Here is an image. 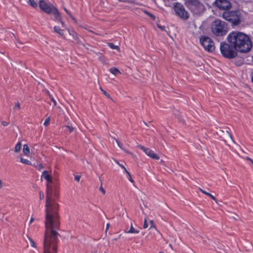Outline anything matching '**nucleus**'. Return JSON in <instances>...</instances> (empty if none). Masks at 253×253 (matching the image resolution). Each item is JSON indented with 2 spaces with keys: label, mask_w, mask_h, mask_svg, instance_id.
I'll return each instance as SVG.
<instances>
[{
  "label": "nucleus",
  "mask_w": 253,
  "mask_h": 253,
  "mask_svg": "<svg viewBox=\"0 0 253 253\" xmlns=\"http://www.w3.org/2000/svg\"><path fill=\"white\" fill-rule=\"evenodd\" d=\"M227 41L236 50L242 53L249 52L252 47V44L248 36L239 32L230 33L227 37Z\"/></svg>",
  "instance_id": "obj_1"
},
{
  "label": "nucleus",
  "mask_w": 253,
  "mask_h": 253,
  "mask_svg": "<svg viewBox=\"0 0 253 253\" xmlns=\"http://www.w3.org/2000/svg\"><path fill=\"white\" fill-rule=\"evenodd\" d=\"M184 4L194 14H200L205 10V6L199 0H185Z\"/></svg>",
  "instance_id": "obj_2"
},
{
  "label": "nucleus",
  "mask_w": 253,
  "mask_h": 253,
  "mask_svg": "<svg viewBox=\"0 0 253 253\" xmlns=\"http://www.w3.org/2000/svg\"><path fill=\"white\" fill-rule=\"evenodd\" d=\"M223 18L231 22L234 25H239L241 23V13L238 10L224 11L222 14Z\"/></svg>",
  "instance_id": "obj_3"
},
{
  "label": "nucleus",
  "mask_w": 253,
  "mask_h": 253,
  "mask_svg": "<svg viewBox=\"0 0 253 253\" xmlns=\"http://www.w3.org/2000/svg\"><path fill=\"white\" fill-rule=\"evenodd\" d=\"M220 49L222 55L226 58L232 59L237 55V50L230 43L221 42Z\"/></svg>",
  "instance_id": "obj_4"
},
{
  "label": "nucleus",
  "mask_w": 253,
  "mask_h": 253,
  "mask_svg": "<svg viewBox=\"0 0 253 253\" xmlns=\"http://www.w3.org/2000/svg\"><path fill=\"white\" fill-rule=\"evenodd\" d=\"M226 24L220 20H215L211 26V31L213 34L217 36H222L226 34L227 32Z\"/></svg>",
  "instance_id": "obj_5"
},
{
  "label": "nucleus",
  "mask_w": 253,
  "mask_h": 253,
  "mask_svg": "<svg viewBox=\"0 0 253 253\" xmlns=\"http://www.w3.org/2000/svg\"><path fill=\"white\" fill-rule=\"evenodd\" d=\"M173 9L176 15L183 20H187L189 18V14L185 9L184 6L179 2L173 4Z\"/></svg>",
  "instance_id": "obj_6"
},
{
  "label": "nucleus",
  "mask_w": 253,
  "mask_h": 253,
  "mask_svg": "<svg viewBox=\"0 0 253 253\" xmlns=\"http://www.w3.org/2000/svg\"><path fill=\"white\" fill-rule=\"evenodd\" d=\"M199 40L200 43L206 51L211 52L214 50V43L210 37L202 36L200 38Z\"/></svg>",
  "instance_id": "obj_7"
},
{
  "label": "nucleus",
  "mask_w": 253,
  "mask_h": 253,
  "mask_svg": "<svg viewBox=\"0 0 253 253\" xmlns=\"http://www.w3.org/2000/svg\"><path fill=\"white\" fill-rule=\"evenodd\" d=\"M39 4L41 10L47 14L51 13L54 7L51 3H48L43 0H40Z\"/></svg>",
  "instance_id": "obj_8"
},
{
  "label": "nucleus",
  "mask_w": 253,
  "mask_h": 253,
  "mask_svg": "<svg viewBox=\"0 0 253 253\" xmlns=\"http://www.w3.org/2000/svg\"><path fill=\"white\" fill-rule=\"evenodd\" d=\"M215 4L219 9L228 10L231 7V4L227 0H216Z\"/></svg>",
  "instance_id": "obj_9"
},
{
  "label": "nucleus",
  "mask_w": 253,
  "mask_h": 253,
  "mask_svg": "<svg viewBox=\"0 0 253 253\" xmlns=\"http://www.w3.org/2000/svg\"><path fill=\"white\" fill-rule=\"evenodd\" d=\"M138 147L151 158L154 160L159 159V157L154 152L153 150L140 145Z\"/></svg>",
  "instance_id": "obj_10"
},
{
  "label": "nucleus",
  "mask_w": 253,
  "mask_h": 253,
  "mask_svg": "<svg viewBox=\"0 0 253 253\" xmlns=\"http://www.w3.org/2000/svg\"><path fill=\"white\" fill-rule=\"evenodd\" d=\"M51 13H52L54 16L55 20L61 21V16L60 13L55 6L53 7V10H52Z\"/></svg>",
  "instance_id": "obj_11"
},
{
  "label": "nucleus",
  "mask_w": 253,
  "mask_h": 253,
  "mask_svg": "<svg viewBox=\"0 0 253 253\" xmlns=\"http://www.w3.org/2000/svg\"><path fill=\"white\" fill-rule=\"evenodd\" d=\"M42 177L46 179L48 183H51L52 182L51 176L48 174V172L46 170H44L42 172Z\"/></svg>",
  "instance_id": "obj_12"
},
{
  "label": "nucleus",
  "mask_w": 253,
  "mask_h": 253,
  "mask_svg": "<svg viewBox=\"0 0 253 253\" xmlns=\"http://www.w3.org/2000/svg\"><path fill=\"white\" fill-rule=\"evenodd\" d=\"M199 190L203 194L209 196L210 197H211L212 200H213L216 204H218V203H217V200L215 198V197L213 196L212 195H211V194H210V193H208V192H207L206 191H204V190H203L202 189H201V188H199Z\"/></svg>",
  "instance_id": "obj_13"
},
{
  "label": "nucleus",
  "mask_w": 253,
  "mask_h": 253,
  "mask_svg": "<svg viewBox=\"0 0 253 253\" xmlns=\"http://www.w3.org/2000/svg\"><path fill=\"white\" fill-rule=\"evenodd\" d=\"M125 232L126 233H138L139 231L134 229L132 225L131 224L129 230L128 231L125 230Z\"/></svg>",
  "instance_id": "obj_14"
},
{
  "label": "nucleus",
  "mask_w": 253,
  "mask_h": 253,
  "mask_svg": "<svg viewBox=\"0 0 253 253\" xmlns=\"http://www.w3.org/2000/svg\"><path fill=\"white\" fill-rule=\"evenodd\" d=\"M109 71L110 72V73H111L112 74H114L115 76H116L118 74H121V72L119 70V69L116 67L110 68Z\"/></svg>",
  "instance_id": "obj_15"
},
{
  "label": "nucleus",
  "mask_w": 253,
  "mask_h": 253,
  "mask_svg": "<svg viewBox=\"0 0 253 253\" xmlns=\"http://www.w3.org/2000/svg\"><path fill=\"white\" fill-rule=\"evenodd\" d=\"M114 139L116 141V142H117V144H118V146H119L121 149H123V150H124V151H125V152H126V153H128V154H130V155H133V154H132L131 152H128V151H127V150H125V149H124V148H123V147H122V146H123L122 144L120 142V141H119L118 139H116V138H114Z\"/></svg>",
  "instance_id": "obj_16"
},
{
  "label": "nucleus",
  "mask_w": 253,
  "mask_h": 253,
  "mask_svg": "<svg viewBox=\"0 0 253 253\" xmlns=\"http://www.w3.org/2000/svg\"><path fill=\"white\" fill-rule=\"evenodd\" d=\"M23 152L26 155H28L30 153V149L27 144H24L23 145Z\"/></svg>",
  "instance_id": "obj_17"
},
{
  "label": "nucleus",
  "mask_w": 253,
  "mask_h": 253,
  "mask_svg": "<svg viewBox=\"0 0 253 253\" xmlns=\"http://www.w3.org/2000/svg\"><path fill=\"white\" fill-rule=\"evenodd\" d=\"M53 29L54 31L58 33L60 36H62L64 35L63 31L58 27L55 26Z\"/></svg>",
  "instance_id": "obj_18"
},
{
  "label": "nucleus",
  "mask_w": 253,
  "mask_h": 253,
  "mask_svg": "<svg viewBox=\"0 0 253 253\" xmlns=\"http://www.w3.org/2000/svg\"><path fill=\"white\" fill-rule=\"evenodd\" d=\"M21 143L20 142H19L17 143L16 146H15L14 152L15 153L19 152L21 149Z\"/></svg>",
  "instance_id": "obj_19"
},
{
  "label": "nucleus",
  "mask_w": 253,
  "mask_h": 253,
  "mask_svg": "<svg viewBox=\"0 0 253 253\" xmlns=\"http://www.w3.org/2000/svg\"><path fill=\"white\" fill-rule=\"evenodd\" d=\"M28 3L34 8L37 7V3L34 0H28Z\"/></svg>",
  "instance_id": "obj_20"
},
{
  "label": "nucleus",
  "mask_w": 253,
  "mask_h": 253,
  "mask_svg": "<svg viewBox=\"0 0 253 253\" xmlns=\"http://www.w3.org/2000/svg\"><path fill=\"white\" fill-rule=\"evenodd\" d=\"M108 46L111 48L113 49H117L119 50L120 48L118 46L115 45L113 43H108Z\"/></svg>",
  "instance_id": "obj_21"
},
{
  "label": "nucleus",
  "mask_w": 253,
  "mask_h": 253,
  "mask_svg": "<svg viewBox=\"0 0 253 253\" xmlns=\"http://www.w3.org/2000/svg\"><path fill=\"white\" fill-rule=\"evenodd\" d=\"M20 109V104L19 102L15 103L14 107H13L14 111H16Z\"/></svg>",
  "instance_id": "obj_22"
},
{
  "label": "nucleus",
  "mask_w": 253,
  "mask_h": 253,
  "mask_svg": "<svg viewBox=\"0 0 253 253\" xmlns=\"http://www.w3.org/2000/svg\"><path fill=\"white\" fill-rule=\"evenodd\" d=\"M20 162L26 165H30L31 164V162L29 160L23 158H21Z\"/></svg>",
  "instance_id": "obj_23"
},
{
  "label": "nucleus",
  "mask_w": 253,
  "mask_h": 253,
  "mask_svg": "<svg viewBox=\"0 0 253 253\" xmlns=\"http://www.w3.org/2000/svg\"><path fill=\"white\" fill-rule=\"evenodd\" d=\"M100 89L104 95H105L107 98L112 99L110 94L108 93L105 90H103L101 87H100Z\"/></svg>",
  "instance_id": "obj_24"
},
{
  "label": "nucleus",
  "mask_w": 253,
  "mask_h": 253,
  "mask_svg": "<svg viewBox=\"0 0 253 253\" xmlns=\"http://www.w3.org/2000/svg\"><path fill=\"white\" fill-rule=\"evenodd\" d=\"M28 238L30 242L31 246L33 247L36 248V244L32 239L28 236Z\"/></svg>",
  "instance_id": "obj_25"
},
{
  "label": "nucleus",
  "mask_w": 253,
  "mask_h": 253,
  "mask_svg": "<svg viewBox=\"0 0 253 253\" xmlns=\"http://www.w3.org/2000/svg\"><path fill=\"white\" fill-rule=\"evenodd\" d=\"M144 12L149 16L150 18H151L153 20H154L155 19V16L152 13L148 12V11H144Z\"/></svg>",
  "instance_id": "obj_26"
},
{
  "label": "nucleus",
  "mask_w": 253,
  "mask_h": 253,
  "mask_svg": "<svg viewBox=\"0 0 253 253\" xmlns=\"http://www.w3.org/2000/svg\"><path fill=\"white\" fill-rule=\"evenodd\" d=\"M150 228H153L155 229V230H157V228L156 227V226L154 224V222L153 220H150Z\"/></svg>",
  "instance_id": "obj_27"
},
{
  "label": "nucleus",
  "mask_w": 253,
  "mask_h": 253,
  "mask_svg": "<svg viewBox=\"0 0 253 253\" xmlns=\"http://www.w3.org/2000/svg\"><path fill=\"white\" fill-rule=\"evenodd\" d=\"M49 121H50V118L49 117H48L47 118L44 123H43V125L45 126H47L49 125Z\"/></svg>",
  "instance_id": "obj_28"
},
{
  "label": "nucleus",
  "mask_w": 253,
  "mask_h": 253,
  "mask_svg": "<svg viewBox=\"0 0 253 253\" xmlns=\"http://www.w3.org/2000/svg\"><path fill=\"white\" fill-rule=\"evenodd\" d=\"M67 14L72 19V20L75 22H77L76 19L73 16L71 13L69 11H67Z\"/></svg>",
  "instance_id": "obj_29"
},
{
  "label": "nucleus",
  "mask_w": 253,
  "mask_h": 253,
  "mask_svg": "<svg viewBox=\"0 0 253 253\" xmlns=\"http://www.w3.org/2000/svg\"><path fill=\"white\" fill-rule=\"evenodd\" d=\"M65 127L68 129L70 133L73 131L74 128L72 126H65Z\"/></svg>",
  "instance_id": "obj_30"
},
{
  "label": "nucleus",
  "mask_w": 253,
  "mask_h": 253,
  "mask_svg": "<svg viewBox=\"0 0 253 253\" xmlns=\"http://www.w3.org/2000/svg\"><path fill=\"white\" fill-rule=\"evenodd\" d=\"M148 226V223H147V220L146 218H145L144 219V224H143V228H147Z\"/></svg>",
  "instance_id": "obj_31"
},
{
  "label": "nucleus",
  "mask_w": 253,
  "mask_h": 253,
  "mask_svg": "<svg viewBox=\"0 0 253 253\" xmlns=\"http://www.w3.org/2000/svg\"><path fill=\"white\" fill-rule=\"evenodd\" d=\"M226 133L228 134V135L229 136V138L232 140V141L235 143V141L234 140H233V139L232 138V135H231V134L229 132V131L227 130L226 131Z\"/></svg>",
  "instance_id": "obj_32"
},
{
  "label": "nucleus",
  "mask_w": 253,
  "mask_h": 253,
  "mask_svg": "<svg viewBox=\"0 0 253 253\" xmlns=\"http://www.w3.org/2000/svg\"><path fill=\"white\" fill-rule=\"evenodd\" d=\"M44 198V194L41 191H40V200H42Z\"/></svg>",
  "instance_id": "obj_33"
},
{
  "label": "nucleus",
  "mask_w": 253,
  "mask_h": 253,
  "mask_svg": "<svg viewBox=\"0 0 253 253\" xmlns=\"http://www.w3.org/2000/svg\"><path fill=\"white\" fill-rule=\"evenodd\" d=\"M43 166L41 164H39L38 166H37V169H39V170H41L42 169H43Z\"/></svg>",
  "instance_id": "obj_34"
},
{
  "label": "nucleus",
  "mask_w": 253,
  "mask_h": 253,
  "mask_svg": "<svg viewBox=\"0 0 253 253\" xmlns=\"http://www.w3.org/2000/svg\"><path fill=\"white\" fill-rule=\"evenodd\" d=\"M99 190L104 195L105 194V191L102 186L99 187Z\"/></svg>",
  "instance_id": "obj_35"
},
{
  "label": "nucleus",
  "mask_w": 253,
  "mask_h": 253,
  "mask_svg": "<svg viewBox=\"0 0 253 253\" xmlns=\"http://www.w3.org/2000/svg\"><path fill=\"white\" fill-rule=\"evenodd\" d=\"M50 99L52 101V102L53 103L54 106H56V102L55 100L54 99V98L53 97H51Z\"/></svg>",
  "instance_id": "obj_36"
},
{
  "label": "nucleus",
  "mask_w": 253,
  "mask_h": 253,
  "mask_svg": "<svg viewBox=\"0 0 253 253\" xmlns=\"http://www.w3.org/2000/svg\"><path fill=\"white\" fill-rule=\"evenodd\" d=\"M1 124L3 126H6L8 125V123L5 122V121H1Z\"/></svg>",
  "instance_id": "obj_37"
},
{
  "label": "nucleus",
  "mask_w": 253,
  "mask_h": 253,
  "mask_svg": "<svg viewBox=\"0 0 253 253\" xmlns=\"http://www.w3.org/2000/svg\"><path fill=\"white\" fill-rule=\"evenodd\" d=\"M224 132V131L221 129H219L216 132L218 134H221Z\"/></svg>",
  "instance_id": "obj_38"
},
{
  "label": "nucleus",
  "mask_w": 253,
  "mask_h": 253,
  "mask_svg": "<svg viewBox=\"0 0 253 253\" xmlns=\"http://www.w3.org/2000/svg\"><path fill=\"white\" fill-rule=\"evenodd\" d=\"M81 176L80 175H76L75 177V179L77 181H79Z\"/></svg>",
  "instance_id": "obj_39"
},
{
  "label": "nucleus",
  "mask_w": 253,
  "mask_h": 253,
  "mask_svg": "<svg viewBox=\"0 0 253 253\" xmlns=\"http://www.w3.org/2000/svg\"><path fill=\"white\" fill-rule=\"evenodd\" d=\"M62 25L63 27H64L65 26V24L64 22L62 21V18H61V21H58Z\"/></svg>",
  "instance_id": "obj_40"
},
{
  "label": "nucleus",
  "mask_w": 253,
  "mask_h": 253,
  "mask_svg": "<svg viewBox=\"0 0 253 253\" xmlns=\"http://www.w3.org/2000/svg\"><path fill=\"white\" fill-rule=\"evenodd\" d=\"M158 27L161 29L162 30H165V27L164 26H160L159 25H158Z\"/></svg>",
  "instance_id": "obj_41"
},
{
  "label": "nucleus",
  "mask_w": 253,
  "mask_h": 253,
  "mask_svg": "<svg viewBox=\"0 0 253 253\" xmlns=\"http://www.w3.org/2000/svg\"><path fill=\"white\" fill-rule=\"evenodd\" d=\"M46 93L47 94V95H48V96L50 97V98H51V97H52L51 96V95L49 93V91L47 90H46Z\"/></svg>",
  "instance_id": "obj_42"
},
{
  "label": "nucleus",
  "mask_w": 253,
  "mask_h": 253,
  "mask_svg": "<svg viewBox=\"0 0 253 253\" xmlns=\"http://www.w3.org/2000/svg\"><path fill=\"white\" fill-rule=\"evenodd\" d=\"M129 176V181L131 182V183H134V180L132 179L131 176V175L130 174V176Z\"/></svg>",
  "instance_id": "obj_43"
},
{
  "label": "nucleus",
  "mask_w": 253,
  "mask_h": 253,
  "mask_svg": "<svg viewBox=\"0 0 253 253\" xmlns=\"http://www.w3.org/2000/svg\"><path fill=\"white\" fill-rule=\"evenodd\" d=\"M125 172L128 175V176H130V173L127 170V169L125 168L124 169Z\"/></svg>",
  "instance_id": "obj_44"
},
{
  "label": "nucleus",
  "mask_w": 253,
  "mask_h": 253,
  "mask_svg": "<svg viewBox=\"0 0 253 253\" xmlns=\"http://www.w3.org/2000/svg\"><path fill=\"white\" fill-rule=\"evenodd\" d=\"M3 187V182L0 179V189H1Z\"/></svg>",
  "instance_id": "obj_45"
},
{
  "label": "nucleus",
  "mask_w": 253,
  "mask_h": 253,
  "mask_svg": "<svg viewBox=\"0 0 253 253\" xmlns=\"http://www.w3.org/2000/svg\"><path fill=\"white\" fill-rule=\"evenodd\" d=\"M109 227H110V224L109 223H107V225H106V231H105L106 232L108 230Z\"/></svg>",
  "instance_id": "obj_46"
},
{
  "label": "nucleus",
  "mask_w": 253,
  "mask_h": 253,
  "mask_svg": "<svg viewBox=\"0 0 253 253\" xmlns=\"http://www.w3.org/2000/svg\"><path fill=\"white\" fill-rule=\"evenodd\" d=\"M246 159L248 161H250L251 162H252L253 161L252 159H251L250 158L248 157H246Z\"/></svg>",
  "instance_id": "obj_47"
},
{
  "label": "nucleus",
  "mask_w": 253,
  "mask_h": 253,
  "mask_svg": "<svg viewBox=\"0 0 253 253\" xmlns=\"http://www.w3.org/2000/svg\"><path fill=\"white\" fill-rule=\"evenodd\" d=\"M34 220V218L33 217H31L30 220V224H31L32 222H33Z\"/></svg>",
  "instance_id": "obj_48"
},
{
  "label": "nucleus",
  "mask_w": 253,
  "mask_h": 253,
  "mask_svg": "<svg viewBox=\"0 0 253 253\" xmlns=\"http://www.w3.org/2000/svg\"><path fill=\"white\" fill-rule=\"evenodd\" d=\"M120 167H121L122 169H125V167L122 164H120L119 165Z\"/></svg>",
  "instance_id": "obj_49"
},
{
  "label": "nucleus",
  "mask_w": 253,
  "mask_h": 253,
  "mask_svg": "<svg viewBox=\"0 0 253 253\" xmlns=\"http://www.w3.org/2000/svg\"><path fill=\"white\" fill-rule=\"evenodd\" d=\"M114 161L118 165H120V163H119V162L117 160H114Z\"/></svg>",
  "instance_id": "obj_50"
},
{
  "label": "nucleus",
  "mask_w": 253,
  "mask_h": 253,
  "mask_svg": "<svg viewBox=\"0 0 253 253\" xmlns=\"http://www.w3.org/2000/svg\"><path fill=\"white\" fill-rule=\"evenodd\" d=\"M64 10L67 13V11H69L65 7L64 8Z\"/></svg>",
  "instance_id": "obj_51"
},
{
  "label": "nucleus",
  "mask_w": 253,
  "mask_h": 253,
  "mask_svg": "<svg viewBox=\"0 0 253 253\" xmlns=\"http://www.w3.org/2000/svg\"><path fill=\"white\" fill-rule=\"evenodd\" d=\"M163 163H164V161H163V160H161V163L163 164Z\"/></svg>",
  "instance_id": "obj_52"
},
{
  "label": "nucleus",
  "mask_w": 253,
  "mask_h": 253,
  "mask_svg": "<svg viewBox=\"0 0 253 253\" xmlns=\"http://www.w3.org/2000/svg\"><path fill=\"white\" fill-rule=\"evenodd\" d=\"M252 82L253 83V77H252Z\"/></svg>",
  "instance_id": "obj_53"
},
{
  "label": "nucleus",
  "mask_w": 253,
  "mask_h": 253,
  "mask_svg": "<svg viewBox=\"0 0 253 253\" xmlns=\"http://www.w3.org/2000/svg\"><path fill=\"white\" fill-rule=\"evenodd\" d=\"M159 253H164L162 252H160Z\"/></svg>",
  "instance_id": "obj_54"
},
{
  "label": "nucleus",
  "mask_w": 253,
  "mask_h": 253,
  "mask_svg": "<svg viewBox=\"0 0 253 253\" xmlns=\"http://www.w3.org/2000/svg\"><path fill=\"white\" fill-rule=\"evenodd\" d=\"M251 163H252L253 164V161Z\"/></svg>",
  "instance_id": "obj_55"
},
{
  "label": "nucleus",
  "mask_w": 253,
  "mask_h": 253,
  "mask_svg": "<svg viewBox=\"0 0 253 253\" xmlns=\"http://www.w3.org/2000/svg\"><path fill=\"white\" fill-rule=\"evenodd\" d=\"M119 1H122V0H119Z\"/></svg>",
  "instance_id": "obj_56"
}]
</instances>
